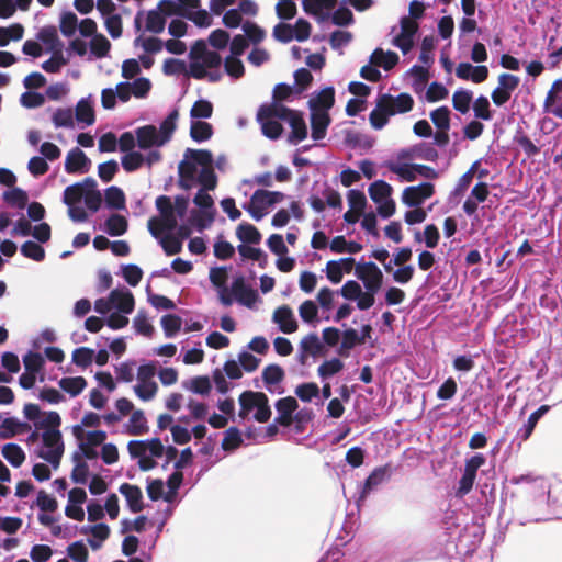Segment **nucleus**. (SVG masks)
Wrapping results in <instances>:
<instances>
[{
	"instance_id": "nucleus-1",
	"label": "nucleus",
	"mask_w": 562,
	"mask_h": 562,
	"mask_svg": "<svg viewBox=\"0 0 562 562\" xmlns=\"http://www.w3.org/2000/svg\"><path fill=\"white\" fill-rule=\"evenodd\" d=\"M485 526L477 522L475 515L471 517V524L467 522L460 530L457 540H453L446 531L443 536L445 543L440 548V554L452 562V559H459V562H465L462 557H472L481 546L485 535Z\"/></svg>"
},
{
	"instance_id": "nucleus-2",
	"label": "nucleus",
	"mask_w": 562,
	"mask_h": 562,
	"mask_svg": "<svg viewBox=\"0 0 562 562\" xmlns=\"http://www.w3.org/2000/svg\"><path fill=\"white\" fill-rule=\"evenodd\" d=\"M299 405L296 398L291 395L278 398L273 403L277 414L272 423L258 428L248 425V441L252 439L257 440L259 436L263 439H270L279 431L283 434L293 417L292 415H294V412L299 408Z\"/></svg>"
},
{
	"instance_id": "nucleus-3",
	"label": "nucleus",
	"mask_w": 562,
	"mask_h": 562,
	"mask_svg": "<svg viewBox=\"0 0 562 562\" xmlns=\"http://www.w3.org/2000/svg\"><path fill=\"white\" fill-rule=\"evenodd\" d=\"M414 106V99L408 93H400L393 97L384 93L378 97L375 108L369 115L370 124L375 130H381L389 122V117L397 113H407Z\"/></svg>"
},
{
	"instance_id": "nucleus-4",
	"label": "nucleus",
	"mask_w": 562,
	"mask_h": 562,
	"mask_svg": "<svg viewBox=\"0 0 562 562\" xmlns=\"http://www.w3.org/2000/svg\"><path fill=\"white\" fill-rule=\"evenodd\" d=\"M228 272L225 267H216L210 270V281L216 288L220 302L229 306L234 301L246 305V279L244 276L237 277L232 286H227Z\"/></svg>"
},
{
	"instance_id": "nucleus-5",
	"label": "nucleus",
	"mask_w": 562,
	"mask_h": 562,
	"mask_svg": "<svg viewBox=\"0 0 562 562\" xmlns=\"http://www.w3.org/2000/svg\"><path fill=\"white\" fill-rule=\"evenodd\" d=\"M396 470L397 467L390 461L374 467L364 480L358 481L356 491L351 496L357 508L360 507L361 502L374 494L381 485L387 483Z\"/></svg>"
},
{
	"instance_id": "nucleus-6",
	"label": "nucleus",
	"mask_w": 562,
	"mask_h": 562,
	"mask_svg": "<svg viewBox=\"0 0 562 562\" xmlns=\"http://www.w3.org/2000/svg\"><path fill=\"white\" fill-rule=\"evenodd\" d=\"M270 113L289 124L291 132L286 140L290 144H299L307 137V126L303 112L290 109L284 104L272 103Z\"/></svg>"
},
{
	"instance_id": "nucleus-7",
	"label": "nucleus",
	"mask_w": 562,
	"mask_h": 562,
	"mask_svg": "<svg viewBox=\"0 0 562 562\" xmlns=\"http://www.w3.org/2000/svg\"><path fill=\"white\" fill-rule=\"evenodd\" d=\"M329 562H371V555L358 541L335 542L325 552Z\"/></svg>"
},
{
	"instance_id": "nucleus-8",
	"label": "nucleus",
	"mask_w": 562,
	"mask_h": 562,
	"mask_svg": "<svg viewBox=\"0 0 562 562\" xmlns=\"http://www.w3.org/2000/svg\"><path fill=\"white\" fill-rule=\"evenodd\" d=\"M43 448L38 450L37 457L48 462L54 469L60 464L64 453L63 435L59 429L44 430L41 434Z\"/></svg>"
},
{
	"instance_id": "nucleus-9",
	"label": "nucleus",
	"mask_w": 562,
	"mask_h": 562,
	"mask_svg": "<svg viewBox=\"0 0 562 562\" xmlns=\"http://www.w3.org/2000/svg\"><path fill=\"white\" fill-rule=\"evenodd\" d=\"M284 379V369L278 363H269L261 370L260 378L252 379V384L256 389H266L271 394H282Z\"/></svg>"
},
{
	"instance_id": "nucleus-10",
	"label": "nucleus",
	"mask_w": 562,
	"mask_h": 562,
	"mask_svg": "<svg viewBox=\"0 0 562 562\" xmlns=\"http://www.w3.org/2000/svg\"><path fill=\"white\" fill-rule=\"evenodd\" d=\"M284 198V193L280 191L257 190L248 203V213L256 221H260L268 213L269 207L283 201Z\"/></svg>"
},
{
	"instance_id": "nucleus-11",
	"label": "nucleus",
	"mask_w": 562,
	"mask_h": 562,
	"mask_svg": "<svg viewBox=\"0 0 562 562\" xmlns=\"http://www.w3.org/2000/svg\"><path fill=\"white\" fill-rule=\"evenodd\" d=\"M127 451L132 459L144 456L155 460L164 456L166 452V446L159 437L144 440L133 439L127 443Z\"/></svg>"
},
{
	"instance_id": "nucleus-12",
	"label": "nucleus",
	"mask_w": 562,
	"mask_h": 562,
	"mask_svg": "<svg viewBox=\"0 0 562 562\" xmlns=\"http://www.w3.org/2000/svg\"><path fill=\"white\" fill-rule=\"evenodd\" d=\"M272 416L269 396L262 391L248 390V420L265 423Z\"/></svg>"
},
{
	"instance_id": "nucleus-13",
	"label": "nucleus",
	"mask_w": 562,
	"mask_h": 562,
	"mask_svg": "<svg viewBox=\"0 0 562 562\" xmlns=\"http://www.w3.org/2000/svg\"><path fill=\"white\" fill-rule=\"evenodd\" d=\"M292 419L284 432L289 436H301V439L306 438V430L310 425H313L314 419L316 418V413L314 408L308 406H300L292 415Z\"/></svg>"
},
{
	"instance_id": "nucleus-14",
	"label": "nucleus",
	"mask_w": 562,
	"mask_h": 562,
	"mask_svg": "<svg viewBox=\"0 0 562 562\" xmlns=\"http://www.w3.org/2000/svg\"><path fill=\"white\" fill-rule=\"evenodd\" d=\"M356 276L363 282L366 290L380 291L383 283V273L374 262L358 263Z\"/></svg>"
},
{
	"instance_id": "nucleus-15",
	"label": "nucleus",
	"mask_w": 562,
	"mask_h": 562,
	"mask_svg": "<svg viewBox=\"0 0 562 562\" xmlns=\"http://www.w3.org/2000/svg\"><path fill=\"white\" fill-rule=\"evenodd\" d=\"M272 103L262 105L257 114V120L261 125L262 134L270 139H278L283 134V126L278 116L271 115Z\"/></svg>"
},
{
	"instance_id": "nucleus-16",
	"label": "nucleus",
	"mask_w": 562,
	"mask_h": 562,
	"mask_svg": "<svg viewBox=\"0 0 562 562\" xmlns=\"http://www.w3.org/2000/svg\"><path fill=\"white\" fill-rule=\"evenodd\" d=\"M435 193V187L430 182H423L418 186H411L403 190L402 202L411 207H417L425 200L431 198Z\"/></svg>"
},
{
	"instance_id": "nucleus-17",
	"label": "nucleus",
	"mask_w": 562,
	"mask_h": 562,
	"mask_svg": "<svg viewBox=\"0 0 562 562\" xmlns=\"http://www.w3.org/2000/svg\"><path fill=\"white\" fill-rule=\"evenodd\" d=\"M351 353H334L321 361L317 368V375L323 384L328 383L345 367V359Z\"/></svg>"
},
{
	"instance_id": "nucleus-18",
	"label": "nucleus",
	"mask_w": 562,
	"mask_h": 562,
	"mask_svg": "<svg viewBox=\"0 0 562 562\" xmlns=\"http://www.w3.org/2000/svg\"><path fill=\"white\" fill-rule=\"evenodd\" d=\"M364 450L361 446H353L349 448L345 456L346 464L339 465L340 471L337 475L340 480L341 486L344 481H347L348 476L353 477V471L363 464Z\"/></svg>"
},
{
	"instance_id": "nucleus-19",
	"label": "nucleus",
	"mask_w": 562,
	"mask_h": 562,
	"mask_svg": "<svg viewBox=\"0 0 562 562\" xmlns=\"http://www.w3.org/2000/svg\"><path fill=\"white\" fill-rule=\"evenodd\" d=\"M551 409L552 405L541 404L537 409L531 412L528 418L518 428L515 439L519 440L520 442L528 440L533 434L539 422L546 417Z\"/></svg>"
},
{
	"instance_id": "nucleus-20",
	"label": "nucleus",
	"mask_w": 562,
	"mask_h": 562,
	"mask_svg": "<svg viewBox=\"0 0 562 562\" xmlns=\"http://www.w3.org/2000/svg\"><path fill=\"white\" fill-rule=\"evenodd\" d=\"M55 363H61L65 359V353H23V364L25 371L40 374L43 371L45 360Z\"/></svg>"
},
{
	"instance_id": "nucleus-21",
	"label": "nucleus",
	"mask_w": 562,
	"mask_h": 562,
	"mask_svg": "<svg viewBox=\"0 0 562 562\" xmlns=\"http://www.w3.org/2000/svg\"><path fill=\"white\" fill-rule=\"evenodd\" d=\"M435 353H414L409 360L411 371L420 380H426L431 376L436 359Z\"/></svg>"
},
{
	"instance_id": "nucleus-22",
	"label": "nucleus",
	"mask_w": 562,
	"mask_h": 562,
	"mask_svg": "<svg viewBox=\"0 0 562 562\" xmlns=\"http://www.w3.org/2000/svg\"><path fill=\"white\" fill-rule=\"evenodd\" d=\"M311 112L328 113L335 104L334 87H326L311 97L307 102Z\"/></svg>"
},
{
	"instance_id": "nucleus-23",
	"label": "nucleus",
	"mask_w": 562,
	"mask_h": 562,
	"mask_svg": "<svg viewBox=\"0 0 562 562\" xmlns=\"http://www.w3.org/2000/svg\"><path fill=\"white\" fill-rule=\"evenodd\" d=\"M91 166L90 159L78 147L68 151L65 160V170L67 173H85Z\"/></svg>"
},
{
	"instance_id": "nucleus-24",
	"label": "nucleus",
	"mask_w": 562,
	"mask_h": 562,
	"mask_svg": "<svg viewBox=\"0 0 562 562\" xmlns=\"http://www.w3.org/2000/svg\"><path fill=\"white\" fill-rule=\"evenodd\" d=\"M418 560V558L408 555L400 546L394 543L386 544L379 557H371V562H416Z\"/></svg>"
},
{
	"instance_id": "nucleus-25",
	"label": "nucleus",
	"mask_w": 562,
	"mask_h": 562,
	"mask_svg": "<svg viewBox=\"0 0 562 562\" xmlns=\"http://www.w3.org/2000/svg\"><path fill=\"white\" fill-rule=\"evenodd\" d=\"M137 146L143 149H149L154 146L160 147V138L158 137V130L154 125H144L135 130Z\"/></svg>"
},
{
	"instance_id": "nucleus-26",
	"label": "nucleus",
	"mask_w": 562,
	"mask_h": 562,
	"mask_svg": "<svg viewBox=\"0 0 562 562\" xmlns=\"http://www.w3.org/2000/svg\"><path fill=\"white\" fill-rule=\"evenodd\" d=\"M113 308L120 313L131 314L135 307V300L127 289H114L110 292Z\"/></svg>"
},
{
	"instance_id": "nucleus-27",
	"label": "nucleus",
	"mask_w": 562,
	"mask_h": 562,
	"mask_svg": "<svg viewBox=\"0 0 562 562\" xmlns=\"http://www.w3.org/2000/svg\"><path fill=\"white\" fill-rule=\"evenodd\" d=\"M323 194L326 198V202H324L317 195H311L308 199L310 205L315 212H323L326 207V204L334 209L341 207V196L336 190L331 189L329 186H326Z\"/></svg>"
},
{
	"instance_id": "nucleus-28",
	"label": "nucleus",
	"mask_w": 562,
	"mask_h": 562,
	"mask_svg": "<svg viewBox=\"0 0 562 562\" xmlns=\"http://www.w3.org/2000/svg\"><path fill=\"white\" fill-rule=\"evenodd\" d=\"M119 492L125 497L127 507L132 513L143 510V492L139 486L130 483H123L119 487Z\"/></svg>"
},
{
	"instance_id": "nucleus-29",
	"label": "nucleus",
	"mask_w": 562,
	"mask_h": 562,
	"mask_svg": "<svg viewBox=\"0 0 562 562\" xmlns=\"http://www.w3.org/2000/svg\"><path fill=\"white\" fill-rule=\"evenodd\" d=\"M310 121H311L312 138L314 140H321V139L325 138V136L327 134V128L331 123L329 113L311 112Z\"/></svg>"
},
{
	"instance_id": "nucleus-30",
	"label": "nucleus",
	"mask_w": 562,
	"mask_h": 562,
	"mask_svg": "<svg viewBox=\"0 0 562 562\" xmlns=\"http://www.w3.org/2000/svg\"><path fill=\"white\" fill-rule=\"evenodd\" d=\"M273 319L279 324L280 329L285 334L293 333L297 328V323L294 318L293 312L286 305L278 307L274 311Z\"/></svg>"
},
{
	"instance_id": "nucleus-31",
	"label": "nucleus",
	"mask_w": 562,
	"mask_h": 562,
	"mask_svg": "<svg viewBox=\"0 0 562 562\" xmlns=\"http://www.w3.org/2000/svg\"><path fill=\"white\" fill-rule=\"evenodd\" d=\"M180 161L178 166L179 173V187L184 190H189L192 188V184L195 180L196 166L194 162L187 160Z\"/></svg>"
},
{
	"instance_id": "nucleus-32",
	"label": "nucleus",
	"mask_w": 562,
	"mask_h": 562,
	"mask_svg": "<svg viewBox=\"0 0 562 562\" xmlns=\"http://www.w3.org/2000/svg\"><path fill=\"white\" fill-rule=\"evenodd\" d=\"M125 427L126 432L131 436H140L146 434L149 428L145 413L142 409L133 411Z\"/></svg>"
},
{
	"instance_id": "nucleus-33",
	"label": "nucleus",
	"mask_w": 562,
	"mask_h": 562,
	"mask_svg": "<svg viewBox=\"0 0 562 562\" xmlns=\"http://www.w3.org/2000/svg\"><path fill=\"white\" fill-rule=\"evenodd\" d=\"M398 55L395 52H384L382 48L373 50L370 61L374 66L382 67L384 70H391L398 63Z\"/></svg>"
},
{
	"instance_id": "nucleus-34",
	"label": "nucleus",
	"mask_w": 562,
	"mask_h": 562,
	"mask_svg": "<svg viewBox=\"0 0 562 562\" xmlns=\"http://www.w3.org/2000/svg\"><path fill=\"white\" fill-rule=\"evenodd\" d=\"M316 394H318V384L314 381H304L295 385L293 397L297 402L310 404L315 401Z\"/></svg>"
},
{
	"instance_id": "nucleus-35",
	"label": "nucleus",
	"mask_w": 562,
	"mask_h": 562,
	"mask_svg": "<svg viewBox=\"0 0 562 562\" xmlns=\"http://www.w3.org/2000/svg\"><path fill=\"white\" fill-rule=\"evenodd\" d=\"M30 426L26 423L19 420L16 417H7L0 422V438L9 439L14 437L22 429H29Z\"/></svg>"
},
{
	"instance_id": "nucleus-36",
	"label": "nucleus",
	"mask_w": 562,
	"mask_h": 562,
	"mask_svg": "<svg viewBox=\"0 0 562 562\" xmlns=\"http://www.w3.org/2000/svg\"><path fill=\"white\" fill-rule=\"evenodd\" d=\"M37 38L47 45L50 52H63V43L58 37L55 26L50 25L41 29Z\"/></svg>"
},
{
	"instance_id": "nucleus-37",
	"label": "nucleus",
	"mask_w": 562,
	"mask_h": 562,
	"mask_svg": "<svg viewBox=\"0 0 562 562\" xmlns=\"http://www.w3.org/2000/svg\"><path fill=\"white\" fill-rule=\"evenodd\" d=\"M58 386L70 396L79 395L87 386V381L83 376H65L58 381Z\"/></svg>"
},
{
	"instance_id": "nucleus-38",
	"label": "nucleus",
	"mask_w": 562,
	"mask_h": 562,
	"mask_svg": "<svg viewBox=\"0 0 562 562\" xmlns=\"http://www.w3.org/2000/svg\"><path fill=\"white\" fill-rule=\"evenodd\" d=\"M2 457L13 467L19 468L25 460V453L18 443H5L1 450Z\"/></svg>"
},
{
	"instance_id": "nucleus-39",
	"label": "nucleus",
	"mask_w": 562,
	"mask_h": 562,
	"mask_svg": "<svg viewBox=\"0 0 562 562\" xmlns=\"http://www.w3.org/2000/svg\"><path fill=\"white\" fill-rule=\"evenodd\" d=\"M182 386L199 395H207L212 389L211 380L207 375L194 376L182 382Z\"/></svg>"
},
{
	"instance_id": "nucleus-40",
	"label": "nucleus",
	"mask_w": 562,
	"mask_h": 562,
	"mask_svg": "<svg viewBox=\"0 0 562 562\" xmlns=\"http://www.w3.org/2000/svg\"><path fill=\"white\" fill-rule=\"evenodd\" d=\"M179 117V112L177 109L172 110L168 116L161 122L158 131V137L160 138V144L165 145L170 140L172 134L176 130V122Z\"/></svg>"
},
{
	"instance_id": "nucleus-41",
	"label": "nucleus",
	"mask_w": 562,
	"mask_h": 562,
	"mask_svg": "<svg viewBox=\"0 0 562 562\" xmlns=\"http://www.w3.org/2000/svg\"><path fill=\"white\" fill-rule=\"evenodd\" d=\"M213 135V126L205 121H192L190 125V136L194 142L201 143L209 140Z\"/></svg>"
},
{
	"instance_id": "nucleus-42",
	"label": "nucleus",
	"mask_w": 562,
	"mask_h": 562,
	"mask_svg": "<svg viewBox=\"0 0 562 562\" xmlns=\"http://www.w3.org/2000/svg\"><path fill=\"white\" fill-rule=\"evenodd\" d=\"M479 400L482 404V408L486 412V415L496 413L504 398V395L499 392L488 391L479 394Z\"/></svg>"
},
{
	"instance_id": "nucleus-43",
	"label": "nucleus",
	"mask_w": 562,
	"mask_h": 562,
	"mask_svg": "<svg viewBox=\"0 0 562 562\" xmlns=\"http://www.w3.org/2000/svg\"><path fill=\"white\" fill-rule=\"evenodd\" d=\"M368 191L371 200L374 203H381L384 200L390 199L393 189L387 182L383 180H376L370 184Z\"/></svg>"
},
{
	"instance_id": "nucleus-44",
	"label": "nucleus",
	"mask_w": 562,
	"mask_h": 562,
	"mask_svg": "<svg viewBox=\"0 0 562 562\" xmlns=\"http://www.w3.org/2000/svg\"><path fill=\"white\" fill-rule=\"evenodd\" d=\"M182 482H183L182 472L175 471L168 476V479L166 481L168 492L167 493L164 492V501L165 502L171 504L176 501Z\"/></svg>"
},
{
	"instance_id": "nucleus-45",
	"label": "nucleus",
	"mask_w": 562,
	"mask_h": 562,
	"mask_svg": "<svg viewBox=\"0 0 562 562\" xmlns=\"http://www.w3.org/2000/svg\"><path fill=\"white\" fill-rule=\"evenodd\" d=\"M127 220L121 214H111L105 221V231L110 236H121L126 233Z\"/></svg>"
},
{
	"instance_id": "nucleus-46",
	"label": "nucleus",
	"mask_w": 562,
	"mask_h": 562,
	"mask_svg": "<svg viewBox=\"0 0 562 562\" xmlns=\"http://www.w3.org/2000/svg\"><path fill=\"white\" fill-rule=\"evenodd\" d=\"M106 206L114 210H124L126 206V199L123 190L116 186L109 187L105 190Z\"/></svg>"
},
{
	"instance_id": "nucleus-47",
	"label": "nucleus",
	"mask_w": 562,
	"mask_h": 562,
	"mask_svg": "<svg viewBox=\"0 0 562 562\" xmlns=\"http://www.w3.org/2000/svg\"><path fill=\"white\" fill-rule=\"evenodd\" d=\"M76 120L86 125H92L95 122L94 110L87 99H81L76 105Z\"/></svg>"
},
{
	"instance_id": "nucleus-48",
	"label": "nucleus",
	"mask_w": 562,
	"mask_h": 562,
	"mask_svg": "<svg viewBox=\"0 0 562 562\" xmlns=\"http://www.w3.org/2000/svg\"><path fill=\"white\" fill-rule=\"evenodd\" d=\"M184 158H191L196 165L201 166V169L213 167V155L207 149H192L188 148L184 153Z\"/></svg>"
},
{
	"instance_id": "nucleus-49",
	"label": "nucleus",
	"mask_w": 562,
	"mask_h": 562,
	"mask_svg": "<svg viewBox=\"0 0 562 562\" xmlns=\"http://www.w3.org/2000/svg\"><path fill=\"white\" fill-rule=\"evenodd\" d=\"M480 355L481 353H454L452 367L457 372L465 374L473 369L474 359Z\"/></svg>"
},
{
	"instance_id": "nucleus-50",
	"label": "nucleus",
	"mask_w": 562,
	"mask_h": 562,
	"mask_svg": "<svg viewBox=\"0 0 562 562\" xmlns=\"http://www.w3.org/2000/svg\"><path fill=\"white\" fill-rule=\"evenodd\" d=\"M166 18L159 10H149L146 15L145 29L154 34H159L165 30Z\"/></svg>"
},
{
	"instance_id": "nucleus-51",
	"label": "nucleus",
	"mask_w": 562,
	"mask_h": 562,
	"mask_svg": "<svg viewBox=\"0 0 562 562\" xmlns=\"http://www.w3.org/2000/svg\"><path fill=\"white\" fill-rule=\"evenodd\" d=\"M386 167L391 172L397 175L404 181L412 182L416 180L414 164L387 162Z\"/></svg>"
},
{
	"instance_id": "nucleus-52",
	"label": "nucleus",
	"mask_w": 562,
	"mask_h": 562,
	"mask_svg": "<svg viewBox=\"0 0 562 562\" xmlns=\"http://www.w3.org/2000/svg\"><path fill=\"white\" fill-rule=\"evenodd\" d=\"M145 162V156L139 151L126 153L121 158V164L126 172H133L138 170Z\"/></svg>"
},
{
	"instance_id": "nucleus-53",
	"label": "nucleus",
	"mask_w": 562,
	"mask_h": 562,
	"mask_svg": "<svg viewBox=\"0 0 562 562\" xmlns=\"http://www.w3.org/2000/svg\"><path fill=\"white\" fill-rule=\"evenodd\" d=\"M413 149H414L416 159L435 162L439 158L438 150L434 147L432 144L418 143V144L413 145Z\"/></svg>"
},
{
	"instance_id": "nucleus-54",
	"label": "nucleus",
	"mask_w": 562,
	"mask_h": 562,
	"mask_svg": "<svg viewBox=\"0 0 562 562\" xmlns=\"http://www.w3.org/2000/svg\"><path fill=\"white\" fill-rule=\"evenodd\" d=\"M472 92L468 90H458L452 95V105L458 112L465 114L470 110Z\"/></svg>"
},
{
	"instance_id": "nucleus-55",
	"label": "nucleus",
	"mask_w": 562,
	"mask_h": 562,
	"mask_svg": "<svg viewBox=\"0 0 562 562\" xmlns=\"http://www.w3.org/2000/svg\"><path fill=\"white\" fill-rule=\"evenodd\" d=\"M3 199L11 206L24 209L27 204L29 196L24 190L20 188H13L12 190L4 192Z\"/></svg>"
},
{
	"instance_id": "nucleus-56",
	"label": "nucleus",
	"mask_w": 562,
	"mask_h": 562,
	"mask_svg": "<svg viewBox=\"0 0 562 562\" xmlns=\"http://www.w3.org/2000/svg\"><path fill=\"white\" fill-rule=\"evenodd\" d=\"M110 48V41L102 34H95L90 42L91 53L98 58L105 57Z\"/></svg>"
},
{
	"instance_id": "nucleus-57",
	"label": "nucleus",
	"mask_w": 562,
	"mask_h": 562,
	"mask_svg": "<svg viewBox=\"0 0 562 562\" xmlns=\"http://www.w3.org/2000/svg\"><path fill=\"white\" fill-rule=\"evenodd\" d=\"M486 456L482 452H474L467 456L463 472L477 476L479 469L486 463Z\"/></svg>"
},
{
	"instance_id": "nucleus-58",
	"label": "nucleus",
	"mask_w": 562,
	"mask_h": 562,
	"mask_svg": "<svg viewBox=\"0 0 562 562\" xmlns=\"http://www.w3.org/2000/svg\"><path fill=\"white\" fill-rule=\"evenodd\" d=\"M430 120L438 130L450 128V110L447 106H440L430 112Z\"/></svg>"
},
{
	"instance_id": "nucleus-59",
	"label": "nucleus",
	"mask_w": 562,
	"mask_h": 562,
	"mask_svg": "<svg viewBox=\"0 0 562 562\" xmlns=\"http://www.w3.org/2000/svg\"><path fill=\"white\" fill-rule=\"evenodd\" d=\"M213 114V104L209 100L195 101L190 110L192 119H210Z\"/></svg>"
},
{
	"instance_id": "nucleus-60",
	"label": "nucleus",
	"mask_w": 562,
	"mask_h": 562,
	"mask_svg": "<svg viewBox=\"0 0 562 562\" xmlns=\"http://www.w3.org/2000/svg\"><path fill=\"white\" fill-rule=\"evenodd\" d=\"M67 555L75 562H87L89 552L83 540H77L68 546Z\"/></svg>"
},
{
	"instance_id": "nucleus-61",
	"label": "nucleus",
	"mask_w": 562,
	"mask_h": 562,
	"mask_svg": "<svg viewBox=\"0 0 562 562\" xmlns=\"http://www.w3.org/2000/svg\"><path fill=\"white\" fill-rule=\"evenodd\" d=\"M457 391V381L454 378L449 376L439 385L436 396L441 401H450L454 397Z\"/></svg>"
},
{
	"instance_id": "nucleus-62",
	"label": "nucleus",
	"mask_w": 562,
	"mask_h": 562,
	"mask_svg": "<svg viewBox=\"0 0 562 562\" xmlns=\"http://www.w3.org/2000/svg\"><path fill=\"white\" fill-rule=\"evenodd\" d=\"M21 254L35 261H43L45 258L44 248L35 241L27 240L21 246Z\"/></svg>"
},
{
	"instance_id": "nucleus-63",
	"label": "nucleus",
	"mask_w": 562,
	"mask_h": 562,
	"mask_svg": "<svg viewBox=\"0 0 562 562\" xmlns=\"http://www.w3.org/2000/svg\"><path fill=\"white\" fill-rule=\"evenodd\" d=\"M77 27H78V19L74 12L68 11V12H65L61 14L59 29H60V32L63 33V35H65L67 37L72 36L75 34Z\"/></svg>"
},
{
	"instance_id": "nucleus-64",
	"label": "nucleus",
	"mask_w": 562,
	"mask_h": 562,
	"mask_svg": "<svg viewBox=\"0 0 562 562\" xmlns=\"http://www.w3.org/2000/svg\"><path fill=\"white\" fill-rule=\"evenodd\" d=\"M294 82H295V93L301 94L303 93L313 81V75L311 71L306 68H300L295 70L294 72Z\"/></svg>"
}]
</instances>
